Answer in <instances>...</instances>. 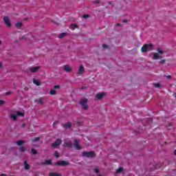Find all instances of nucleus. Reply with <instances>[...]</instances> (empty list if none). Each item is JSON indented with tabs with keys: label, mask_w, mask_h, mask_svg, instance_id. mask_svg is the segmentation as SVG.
I'll return each mask as SVG.
<instances>
[{
	"label": "nucleus",
	"mask_w": 176,
	"mask_h": 176,
	"mask_svg": "<svg viewBox=\"0 0 176 176\" xmlns=\"http://www.w3.org/2000/svg\"><path fill=\"white\" fill-rule=\"evenodd\" d=\"M40 140H41V138H34V139L32 140V144L34 145V146H39L38 145H35V142H39Z\"/></svg>",
	"instance_id": "nucleus-13"
},
{
	"label": "nucleus",
	"mask_w": 176,
	"mask_h": 176,
	"mask_svg": "<svg viewBox=\"0 0 176 176\" xmlns=\"http://www.w3.org/2000/svg\"><path fill=\"white\" fill-rule=\"evenodd\" d=\"M72 126V124H71V122H67L63 124V127H64L65 129H71Z\"/></svg>",
	"instance_id": "nucleus-16"
},
{
	"label": "nucleus",
	"mask_w": 176,
	"mask_h": 176,
	"mask_svg": "<svg viewBox=\"0 0 176 176\" xmlns=\"http://www.w3.org/2000/svg\"><path fill=\"white\" fill-rule=\"evenodd\" d=\"M54 89H60V85H55V86L54 87Z\"/></svg>",
	"instance_id": "nucleus-35"
},
{
	"label": "nucleus",
	"mask_w": 176,
	"mask_h": 176,
	"mask_svg": "<svg viewBox=\"0 0 176 176\" xmlns=\"http://www.w3.org/2000/svg\"><path fill=\"white\" fill-rule=\"evenodd\" d=\"M102 47H103V49H105V47H108V46L107 45V44H103L102 45Z\"/></svg>",
	"instance_id": "nucleus-36"
},
{
	"label": "nucleus",
	"mask_w": 176,
	"mask_h": 176,
	"mask_svg": "<svg viewBox=\"0 0 176 176\" xmlns=\"http://www.w3.org/2000/svg\"><path fill=\"white\" fill-rule=\"evenodd\" d=\"M21 127L22 129H24V127H25V124H22V125L21 126Z\"/></svg>",
	"instance_id": "nucleus-40"
},
{
	"label": "nucleus",
	"mask_w": 176,
	"mask_h": 176,
	"mask_svg": "<svg viewBox=\"0 0 176 176\" xmlns=\"http://www.w3.org/2000/svg\"><path fill=\"white\" fill-rule=\"evenodd\" d=\"M61 142H63L61 139H57L55 142L52 144V148H57V146H60V145H61Z\"/></svg>",
	"instance_id": "nucleus-7"
},
{
	"label": "nucleus",
	"mask_w": 176,
	"mask_h": 176,
	"mask_svg": "<svg viewBox=\"0 0 176 176\" xmlns=\"http://www.w3.org/2000/svg\"><path fill=\"white\" fill-rule=\"evenodd\" d=\"M88 101L89 100L87 98H84L81 99L80 101L79 102L80 105H81L84 111H87V109H89V106L87 105Z\"/></svg>",
	"instance_id": "nucleus-1"
},
{
	"label": "nucleus",
	"mask_w": 176,
	"mask_h": 176,
	"mask_svg": "<svg viewBox=\"0 0 176 176\" xmlns=\"http://www.w3.org/2000/svg\"><path fill=\"white\" fill-rule=\"evenodd\" d=\"M49 94H51V96H56V92L54 89H51Z\"/></svg>",
	"instance_id": "nucleus-21"
},
{
	"label": "nucleus",
	"mask_w": 176,
	"mask_h": 176,
	"mask_svg": "<svg viewBox=\"0 0 176 176\" xmlns=\"http://www.w3.org/2000/svg\"><path fill=\"white\" fill-rule=\"evenodd\" d=\"M108 4H109V5H112V1H109V2H108Z\"/></svg>",
	"instance_id": "nucleus-44"
},
{
	"label": "nucleus",
	"mask_w": 176,
	"mask_h": 176,
	"mask_svg": "<svg viewBox=\"0 0 176 176\" xmlns=\"http://www.w3.org/2000/svg\"><path fill=\"white\" fill-rule=\"evenodd\" d=\"M157 52H158V53H160L161 54H163V51L160 48L157 49Z\"/></svg>",
	"instance_id": "nucleus-32"
},
{
	"label": "nucleus",
	"mask_w": 176,
	"mask_h": 176,
	"mask_svg": "<svg viewBox=\"0 0 176 176\" xmlns=\"http://www.w3.org/2000/svg\"><path fill=\"white\" fill-rule=\"evenodd\" d=\"M160 58V56H159V54L154 53L153 54V59L154 60H159Z\"/></svg>",
	"instance_id": "nucleus-19"
},
{
	"label": "nucleus",
	"mask_w": 176,
	"mask_h": 176,
	"mask_svg": "<svg viewBox=\"0 0 176 176\" xmlns=\"http://www.w3.org/2000/svg\"><path fill=\"white\" fill-rule=\"evenodd\" d=\"M50 176H61V174H60L58 173L51 172V173H50Z\"/></svg>",
	"instance_id": "nucleus-20"
},
{
	"label": "nucleus",
	"mask_w": 176,
	"mask_h": 176,
	"mask_svg": "<svg viewBox=\"0 0 176 176\" xmlns=\"http://www.w3.org/2000/svg\"><path fill=\"white\" fill-rule=\"evenodd\" d=\"M32 153L33 155H36V153H38V151L35 150V148H32Z\"/></svg>",
	"instance_id": "nucleus-26"
},
{
	"label": "nucleus",
	"mask_w": 176,
	"mask_h": 176,
	"mask_svg": "<svg viewBox=\"0 0 176 176\" xmlns=\"http://www.w3.org/2000/svg\"><path fill=\"white\" fill-rule=\"evenodd\" d=\"M116 25H117V27H120L121 25H120V23H117Z\"/></svg>",
	"instance_id": "nucleus-45"
},
{
	"label": "nucleus",
	"mask_w": 176,
	"mask_h": 176,
	"mask_svg": "<svg viewBox=\"0 0 176 176\" xmlns=\"http://www.w3.org/2000/svg\"><path fill=\"white\" fill-rule=\"evenodd\" d=\"M161 64H164V60H162L160 62Z\"/></svg>",
	"instance_id": "nucleus-42"
},
{
	"label": "nucleus",
	"mask_w": 176,
	"mask_h": 176,
	"mask_svg": "<svg viewBox=\"0 0 176 176\" xmlns=\"http://www.w3.org/2000/svg\"><path fill=\"white\" fill-rule=\"evenodd\" d=\"M166 78H167L168 79H170V78H171V76H167Z\"/></svg>",
	"instance_id": "nucleus-43"
},
{
	"label": "nucleus",
	"mask_w": 176,
	"mask_h": 176,
	"mask_svg": "<svg viewBox=\"0 0 176 176\" xmlns=\"http://www.w3.org/2000/svg\"><path fill=\"white\" fill-rule=\"evenodd\" d=\"M10 94H12L11 91L6 92V96H10Z\"/></svg>",
	"instance_id": "nucleus-37"
},
{
	"label": "nucleus",
	"mask_w": 176,
	"mask_h": 176,
	"mask_svg": "<svg viewBox=\"0 0 176 176\" xmlns=\"http://www.w3.org/2000/svg\"><path fill=\"white\" fill-rule=\"evenodd\" d=\"M3 20L5 23V24L7 25V27H12V23H10V19H9V16H4L3 18Z\"/></svg>",
	"instance_id": "nucleus-6"
},
{
	"label": "nucleus",
	"mask_w": 176,
	"mask_h": 176,
	"mask_svg": "<svg viewBox=\"0 0 176 176\" xmlns=\"http://www.w3.org/2000/svg\"><path fill=\"white\" fill-rule=\"evenodd\" d=\"M105 96V94L104 93H98L96 96H95V100H102V98Z\"/></svg>",
	"instance_id": "nucleus-9"
},
{
	"label": "nucleus",
	"mask_w": 176,
	"mask_h": 176,
	"mask_svg": "<svg viewBox=\"0 0 176 176\" xmlns=\"http://www.w3.org/2000/svg\"><path fill=\"white\" fill-rule=\"evenodd\" d=\"M94 173H100V170H98V168H94Z\"/></svg>",
	"instance_id": "nucleus-34"
},
{
	"label": "nucleus",
	"mask_w": 176,
	"mask_h": 176,
	"mask_svg": "<svg viewBox=\"0 0 176 176\" xmlns=\"http://www.w3.org/2000/svg\"><path fill=\"white\" fill-rule=\"evenodd\" d=\"M74 147L77 151H80L82 149V147L79 146V141L78 140H74Z\"/></svg>",
	"instance_id": "nucleus-8"
},
{
	"label": "nucleus",
	"mask_w": 176,
	"mask_h": 176,
	"mask_svg": "<svg viewBox=\"0 0 176 176\" xmlns=\"http://www.w3.org/2000/svg\"><path fill=\"white\" fill-rule=\"evenodd\" d=\"M19 150L21 151V152H24V151H25V148H24L23 146H20Z\"/></svg>",
	"instance_id": "nucleus-28"
},
{
	"label": "nucleus",
	"mask_w": 176,
	"mask_h": 176,
	"mask_svg": "<svg viewBox=\"0 0 176 176\" xmlns=\"http://www.w3.org/2000/svg\"><path fill=\"white\" fill-rule=\"evenodd\" d=\"M175 97H176V94H175Z\"/></svg>",
	"instance_id": "nucleus-51"
},
{
	"label": "nucleus",
	"mask_w": 176,
	"mask_h": 176,
	"mask_svg": "<svg viewBox=\"0 0 176 176\" xmlns=\"http://www.w3.org/2000/svg\"><path fill=\"white\" fill-rule=\"evenodd\" d=\"M174 154H175V156H176V150L174 151Z\"/></svg>",
	"instance_id": "nucleus-47"
},
{
	"label": "nucleus",
	"mask_w": 176,
	"mask_h": 176,
	"mask_svg": "<svg viewBox=\"0 0 176 176\" xmlns=\"http://www.w3.org/2000/svg\"><path fill=\"white\" fill-rule=\"evenodd\" d=\"M142 53H146V52H151V50H153V45L152 44H144L142 49Z\"/></svg>",
	"instance_id": "nucleus-2"
},
{
	"label": "nucleus",
	"mask_w": 176,
	"mask_h": 176,
	"mask_svg": "<svg viewBox=\"0 0 176 176\" xmlns=\"http://www.w3.org/2000/svg\"><path fill=\"white\" fill-rule=\"evenodd\" d=\"M123 171V168H119L118 170H117V173H122Z\"/></svg>",
	"instance_id": "nucleus-30"
},
{
	"label": "nucleus",
	"mask_w": 176,
	"mask_h": 176,
	"mask_svg": "<svg viewBox=\"0 0 176 176\" xmlns=\"http://www.w3.org/2000/svg\"><path fill=\"white\" fill-rule=\"evenodd\" d=\"M54 166H61L63 167H65L67 166H69V162L67 161L60 160L54 162Z\"/></svg>",
	"instance_id": "nucleus-5"
},
{
	"label": "nucleus",
	"mask_w": 176,
	"mask_h": 176,
	"mask_svg": "<svg viewBox=\"0 0 176 176\" xmlns=\"http://www.w3.org/2000/svg\"><path fill=\"white\" fill-rule=\"evenodd\" d=\"M23 164H24V168L25 170H30V165L27 163L26 161H25L23 162Z\"/></svg>",
	"instance_id": "nucleus-18"
},
{
	"label": "nucleus",
	"mask_w": 176,
	"mask_h": 176,
	"mask_svg": "<svg viewBox=\"0 0 176 176\" xmlns=\"http://www.w3.org/2000/svg\"><path fill=\"white\" fill-rule=\"evenodd\" d=\"M71 28H72V30H75V28H78V25H76V24L75 23H72L71 25Z\"/></svg>",
	"instance_id": "nucleus-25"
},
{
	"label": "nucleus",
	"mask_w": 176,
	"mask_h": 176,
	"mask_svg": "<svg viewBox=\"0 0 176 176\" xmlns=\"http://www.w3.org/2000/svg\"><path fill=\"white\" fill-rule=\"evenodd\" d=\"M1 67H2V63H0V68H1Z\"/></svg>",
	"instance_id": "nucleus-49"
},
{
	"label": "nucleus",
	"mask_w": 176,
	"mask_h": 176,
	"mask_svg": "<svg viewBox=\"0 0 176 176\" xmlns=\"http://www.w3.org/2000/svg\"><path fill=\"white\" fill-rule=\"evenodd\" d=\"M90 16V15L89 14H85V15H83V19H88V17H89Z\"/></svg>",
	"instance_id": "nucleus-31"
},
{
	"label": "nucleus",
	"mask_w": 176,
	"mask_h": 176,
	"mask_svg": "<svg viewBox=\"0 0 176 176\" xmlns=\"http://www.w3.org/2000/svg\"><path fill=\"white\" fill-rule=\"evenodd\" d=\"M81 89H85V87H82Z\"/></svg>",
	"instance_id": "nucleus-50"
},
{
	"label": "nucleus",
	"mask_w": 176,
	"mask_h": 176,
	"mask_svg": "<svg viewBox=\"0 0 176 176\" xmlns=\"http://www.w3.org/2000/svg\"><path fill=\"white\" fill-rule=\"evenodd\" d=\"M5 102L3 100H0V106L3 105V104H4Z\"/></svg>",
	"instance_id": "nucleus-38"
},
{
	"label": "nucleus",
	"mask_w": 176,
	"mask_h": 176,
	"mask_svg": "<svg viewBox=\"0 0 176 176\" xmlns=\"http://www.w3.org/2000/svg\"><path fill=\"white\" fill-rule=\"evenodd\" d=\"M63 69L65 72H71V71H72V69L68 65L63 66Z\"/></svg>",
	"instance_id": "nucleus-12"
},
{
	"label": "nucleus",
	"mask_w": 176,
	"mask_h": 176,
	"mask_svg": "<svg viewBox=\"0 0 176 176\" xmlns=\"http://www.w3.org/2000/svg\"><path fill=\"white\" fill-rule=\"evenodd\" d=\"M36 101H37V102H39L40 104H43V98H40L36 100Z\"/></svg>",
	"instance_id": "nucleus-24"
},
{
	"label": "nucleus",
	"mask_w": 176,
	"mask_h": 176,
	"mask_svg": "<svg viewBox=\"0 0 176 176\" xmlns=\"http://www.w3.org/2000/svg\"><path fill=\"white\" fill-rule=\"evenodd\" d=\"M54 156H56L57 158L60 157V155H58V152L55 151L54 152Z\"/></svg>",
	"instance_id": "nucleus-29"
},
{
	"label": "nucleus",
	"mask_w": 176,
	"mask_h": 176,
	"mask_svg": "<svg viewBox=\"0 0 176 176\" xmlns=\"http://www.w3.org/2000/svg\"><path fill=\"white\" fill-rule=\"evenodd\" d=\"M129 21H127V20H126V19H124L123 20V23H128Z\"/></svg>",
	"instance_id": "nucleus-41"
},
{
	"label": "nucleus",
	"mask_w": 176,
	"mask_h": 176,
	"mask_svg": "<svg viewBox=\"0 0 176 176\" xmlns=\"http://www.w3.org/2000/svg\"><path fill=\"white\" fill-rule=\"evenodd\" d=\"M83 72H85V67H83V65H81L78 71V74L82 75V74H83Z\"/></svg>",
	"instance_id": "nucleus-11"
},
{
	"label": "nucleus",
	"mask_w": 176,
	"mask_h": 176,
	"mask_svg": "<svg viewBox=\"0 0 176 176\" xmlns=\"http://www.w3.org/2000/svg\"><path fill=\"white\" fill-rule=\"evenodd\" d=\"M94 3H95V4L100 3V1L98 0H96V1H94Z\"/></svg>",
	"instance_id": "nucleus-39"
},
{
	"label": "nucleus",
	"mask_w": 176,
	"mask_h": 176,
	"mask_svg": "<svg viewBox=\"0 0 176 176\" xmlns=\"http://www.w3.org/2000/svg\"><path fill=\"white\" fill-rule=\"evenodd\" d=\"M19 116H24V113H23L20 111H16V113H12L10 114V118L14 121H16L17 120V118H19Z\"/></svg>",
	"instance_id": "nucleus-3"
},
{
	"label": "nucleus",
	"mask_w": 176,
	"mask_h": 176,
	"mask_svg": "<svg viewBox=\"0 0 176 176\" xmlns=\"http://www.w3.org/2000/svg\"><path fill=\"white\" fill-rule=\"evenodd\" d=\"M41 67H30V72H37L38 69H39Z\"/></svg>",
	"instance_id": "nucleus-14"
},
{
	"label": "nucleus",
	"mask_w": 176,
	"mask_h": 176,
	"mask_svg": "<svg viewBox=\"0 0 176 176\" xmlns=\"http://www.w3.org/2000/svg\"><path fill=\"white\" fill-rule=\"evenodd\" d=\"M15 25H16V28H20L21 27H22L23 23H21V22H18L16 23Z\"/></svg>",
	"instance_id": "nucleus-23"
},
{
	"label": "nucleus",
	"mask_w": 176,
	"mask_h": 176,
	"mask_svg": "<svg viewBox=\"0 0 176 176\" xmlns=\"http://www.w3.org/2000/svg\"><path fill=\"white\" fill-rule=\"evenodd\" d=\"M65 35H67L66 33H62V34H60L59 35V38H64V36H65Z\"/></svg>",
	"instance_id": "nucleus-27"
},
{
	"label": "nucleus",
	"mask_w": 176,
	"mask_h": 176,
	"mask_svg": "<svg viewBox=\"0 0 176 176\" xmlns=\"http://www.w3.org/2000/svg\"><path fill=\"white\" fill-rule=\"evenodd\" d=\"M16 144H18L19 146L23 145V144H24V140H18L16 142Z\"/></svg>",
	"instance_id": "nucleus-22"
},
{
	"label": "nucleus",
	"mask_w": 176,
	"mask_h": 176,
	"mask_svg": "<svg viewBox=\"0 0 176 176\" xmlns=\"http://www.w3.org/2000/svg\"><path fill=\"white\" fill-rule=\"evenodd\" d=\"M63 146L65 148H71V146H72V142L71 141L65 142L63 144Z\"/></svg>",
	"instance_id": "nucleus-10"
},
{
	"label": "nucleus",
	"mask_w": 176,
	"mask_h": 176,
	"mask_svg": "<svg viewBox=\"0 0 176 176\" xmlns=\"http://www.w3.org/2000/svg\"><path fill=\"white\" fill-rule=\"evenodd\" d=\"M33 83L36 86H41V82L35 78L33 79Z\"/></svg>",
	"instance_id": "nucleus-17"
},
{
	"label": "nucleus",
	"mask_w": 176,
	"mask_h": 176,
	"mask_svg": "<svg viewBox=\"0 0 176 176\" xmlns=\"http://www.w3.org/2000/svg\"><path fill=\"white\" fill-rule=\"evenodd\" d=\"M155 87H160V83H155L154 84Z\"/></svg>",
	"instance_id": "nucleus-33"
},
{
	"label": "nucleus",
	"mask_w": 176,
	"mask_h": 176,
	"mask_svg": "<svg viewBox=\"0 0 176 176\" xmlns=\"http://www.w3.org/2000/svg\"><path fill=\"white\" fill-rule=\"evenodd\" d=\"M41 164L43 166L50 165V164H52V160H46L45 162H42Z\"/></svg>",
	"instance_id": "nucleus-15"
},
{
	"label": "nucleus",
	"mask_w": 176,
	"mask_h": 176,
	"mask_svg": "<svg viewBox=\"0 0 176 176\" xmlns=\"http://www.w3.org/2000/svg\"><path fill=\"white\" fill-rule=\"evenodd\" d=\"M55 124H57V122H54L53 123V126H54Z\"/></svg>",
	"instance_id": "nucleus-46"
},
{
	"label": "nucleus",
	"mask_w": 176,
	"mask_h": 176,
	"mask_svg": "<svg viewBox=\"0 0 176 176\" xmlns=\"http://www.w3.org/2000/svg\"><path fill=\"white\" fill-rule=\"evenodd\" d=\"M2 44V41H0V45H1Z\"/></svg>",
	"instance_id": "nucleus-48"
},
{
	"label": "nucleus",
	"mask_w": 176,
	"mask_h": 176,
	"mask_svg": "<svg viewBox=\"0 0 176 176\" xmlns=\"http://www.w3.org/2000/svg\"><path fill=\"white\" fill-rule=\"evenodd\" d=\"M82 156L83 157H88V158L89 157H95L96 154L94 153V151H88V152L84 151L82 153Z\"/></svg>",
	"instance_id": "nucleus-4"
}]
</instances>
